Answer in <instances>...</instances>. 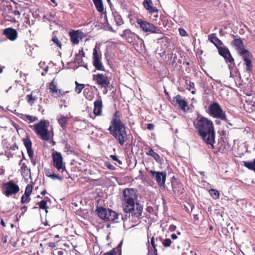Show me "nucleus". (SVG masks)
Wrapping results in <instances>:
<instances>
[{
  "mask_svg": "<svg viewBox=\"0 0 255 255\" xmlns=\"http://www.w3.org/2000/svg\"><path fill=\"white\" fill-rule=\"evenodd\" d=\"M195 129L203 141L212 148H214L215 143V131L213 122L207 118H197L193 122Z\"/></svg>",
  "mask_w": 255,
  "mask_h": 255,
  "instance_id": "obj_1",
  "label": "nucleus"
},
{
  "mask_svg": "<svg viewBox=\"0 0 255 255\" xmlns=\"http://www.w3.org/2000/svg\"><path fill=\"white\" fill-rule=\"evenodd\" d=\"M121 118L122 114L116 110L112 116L111 125L108 130L118 143L123 146L128 141V137L126 124L122 121Z\"/></svg>",
  "mask_w": 255,
  "mask_h": 255,
  "instance_id": "obj_2",
  "label": "nucleus"
},
{
  "mask_svg": "<svg viewBox=\"0 0 255 255\" xmlns=\"http://www.w3.org/2000/svg\"><path fill=\"white\" fill-rule=\"evenodd\" d=\"M137 199L136 191L133 189L126 188L123 191L122 207L123 210L132 216L139 218L142 212V206L138 203H135Z\"/></svg>",
  "mask_w": 255,
  "mask_h": 255,
  "instance_id": "obj_3",
  "label": "nucleus"
},
{
  "mask_svg": "<svg viewBox=\"0 0 255 255\" xmlns=\"http://www.w3.org/2000/svg\"><path fill=\"white\" fill-rule=\"evenodd\" d=\"M33 130L42 140L48 141L50 139V134L48 130L45 120H41L39 123L35 124Z\"/></svg>",
  "mask_w": 255,
  "mask_h": 255,
  "instance_id": "obj_4",
  "label": "nucleus"
},
{
  "mask_svg": "<svg viewBox=\"0 0 255 255\" xmlns=\"http://www.w3.org/2000/svg\"><path fill=\"white\" fill-rule=\"evenodd\" d=\"M136 22L139 26L140 29L145 33H147L148 34L162 33V30L161 28L157 27L153 24L146 20H144L141 18H137Z\"/></svg>",
  "mask_w": 255,
  "mask_h": 255,
  "instance_id": "obj_5",
  "label": "nucleus"
},
{
  "mask_svg": "<svg viewBox=\"0 0 255 255\" xmlns=\"http://www.w3.org/2000/svg\"><path fill=\"white\" fill-rule=\"evenodd\" d=\"M98 216L105 221L117 222L119 214L110 209L98 207L96 209Z\"/></svg>",
  "mask_w": 255,
  "mask_h": 255,
  "instance_id": "obj_6",
  "label": "nucleus"
},
{
  "mask_svg": "<svg viewBox=\"0 0 255 255\" xmlns=\"http://www.w3.org/2000/svg\"><path fill=\"white\" fill-rule=\"evenodd\" d=\"M19 186L13 180L4 182L1 186L2 193L7 197L12 195H15L19 192Z\"/></svg>",
  "mask_w": 255,
  "mask_h": 255,
  "instance_id": "obj_7",
  "label": "nucleus"
},
{
  "mask_svg": "<svg viewBox=\"0 0 255 255\" xmlns=\"http://www.w3.org/2000/svg\"><path fill=\"white\" fill-rule=\"evenodd\" d=\"M210 115L215 118L220 119L222 121H228L225 112L223 111L220 105L217 102H214L209 107Z\"/></svg>",
  "mask_w": 255,
  "mask_h": 255,
  "instance_id": "obj_8",
  "label": "nucleus"
},
{
  "mask_svg": "<svg viewBox=\"0 0 255 255\" xmlns=\"http://www.w3.org/2000/svg\"><path fill=\"white\" fill-rule=\"evenodd\" d=\"M51 157L53 166L62 173L66 172L65 163L63 162V157L61 153L55 151L52 153Z\"/></svg>",
  "mask_w": 255,
  "mask_h": 255,
  "instance_id": "obj_9",
  "label": "nucleus"
},
{
  "mask_svg": "<svg viewBox=\"0 0 255 255\" xmlns=\"http://www.w3.org/2000/svg\"><path fill=\"white\" fill-rule=\"evenodd\" d=\"M121 36L128 43L132 44V45L135 44L138 42L143 41L138 35L128 29L124 30L123 33L121 34Z\"/></svg>",
  "mask_w": 255,
  "mask_h": 255,
  "instance_id": "obj_10",
  "label": "nucleus"
},
{
  "mask_svg": "<svg viewBox=\"0 0 255 255\" xmlns=\"http://www.w3.org/2000/svg\"><path fill=\"white\" fill-rule=\"evenodd\" d=\"M151 176L156 181L157 185L161 188H165L167 174L165 171H149Z\"/></svg>",
  "mask_w": 255,
  "mask_h": 255,
  "instance_id": "obj_11",
  "label": "nucleus"
},
{
  "mask_svg": "<svg viewBox=\"0 0 255 255\" xmlns=\"http://www.w3.org/2000/svg\"><path fill=\"white\" fill-rule=\"evenodd\" d=\"M93 80L96 83L102 88H107L110 84V81L107 75L103 74H94L93 75Z\"/></svg>",
  "mask_w": 255,
  "mask_h": 255,
  "instance_id": "obj_12",
  "label": "nucleus"
},
{
  "mask_svg": "<svg viewBox=\"0 0 255 255\" xmlns=\"http://www.w3.org/2000/svg\"><path fill=\"white\" fill-rule=\"evenodd\" d=\"M171 103L175 107H178L179 108L183 111H186L188 109V105L187 102L183 99L182 96L178 94L173 97L170 101Z\"/></svg>",
  "mask_w": 255,
  "mask_h": 255,
  "instance_id": "obj_13",
  "label": "nucleus"
},
{
  "mask_svg": "<svg viewBox=\"0 0 255 255\" xmlns=\"http://www.w3.org/2000/svg\"><path fill=\"white\" fill-rule=\"evenodd\" d=\"M219 54L223 56L227 63H230L231 64L235 65L234 59L233 58L228 48L225 46H220L217 48Z\"/></svg>",
  "mask_w": 255,
  "mask_h": 255,
  "instance_id": "obj_14",
  "label": "nucleus"
},
{
  "mask_svg": "<svg viewBox=\"0 0 255 255\" xmlns=\"http://www.w3.org/2000/svg\"><path fill=\"white\" fill-rule=\"evenodd\" d=\"M244 60V64L246 65V70L247 71L250 72L252 71L253 60V56L252 54L249 51L243 53L241 55Z\"/></svg>",
  "mask_w": 255,
  "mask_h": 255,
  "instance_id": "obj_15",
  "label": "nucleus"
},
{
  "mask_svg": "<svg viewBox=\"0 0 255 255\" xmlns=\"http://www.w3.org/2000/svg\"><path fill=\"white\" fill-rule=\"evenodd\" d=\"M103 102L101 98L96 100L94 103L93 115L90 117L95 119L96 116H101L103 115Z\"/></svg>",
  "mask_w": 255,
  "mask_h": 255,
  "instance_id": "obj_16",
  "label": "nucleus"
},
{
  "mask_svg": "<svg viewBox=\"0 0 255 255\" xmlns=\"http://www.w3.org/2000/svg\"><path fill=\"white\" fill-rule=\"evenodd\" d=\"M93 55V65L96 69L98 70L104 71L105 68L101 60V56L98 53V51L96 48L94 49Z\"/></svg>",
  "mask_w": 255,
  "mask_h": 255,
  "instance_id": "obj_17",
  "label": "nucleus"
},
{
  "mask_svg": "<svg viewBox=\"0 0 255 255\" xmlns=\"http://www.w3.org/2000/svg\"><path fill=\"white\" fill-rule=\"evenodd\" d=\"M69 34L71 42L74 45L78 44L79 43V39H82L84 36V33L80 30H72Z\"/></svg>",
  "mask_w": 255,
  "mask_h": 255,
  "instance_id": "obj_18",
  "label": "nucleus"
},
{
  "mask_svg": "<svg viewBox=\"0 0 255 255\" xmlns=\"http://www.w3.org/2000/svg\"><path fill=\"white\" fill-rule=\"evenodd\" d=\"M231 45L236 48L240 55L243 54L245 52H248L249 50L245 48L244 42L241 38H235L231 43Z\"/></svg>",
  "mask_w": 255,
  "mask_h": 255,
  "instance_id": "obj_19",
  "label": "nucleus"
},
{
  "mask_svg": "<svg viewBox=\"0 0 255 255\" xmlns=\"http://www.w3.org/2000/svg\"><path fill=\"white\" fill-rule=\"evenodd\" d=\"M171 185L173 191L175 194H180L183 193V188L182 184L174 177H173L171 179Z\"/></svg>",
  "mask_w": 255,
  "mask_h": 255,
  "instance_id": "obj_20",
  "label": "nucleus"
},
{
  "mask_svg": "<svg viewBox=\"0 0 255 255\" xmlns=\"http://www.w3.org/2000/svg\"><path fill=\"white\" fill-rule=\"evenodd\" d=\"M3 34L10 40L14 41L17 37L16 30L12 28H7L3 30Z\"/></svg>",
  "mask_w": 255,
  "mask_h": 255,
  "instance_id": "obj_21",
  "label": "nucleus"
},
{
  "mask_svg": "<svg viewBox=\"0 0 255 255\" xmlns=\"http://www.w3.org/2000/svg\"><path fill=\"white\" fill-rule=\"evenodd\" d=\"M22 141L26 148L28 155L30 159L33 157V150L32 148V142L28 135L26 138H23Z\"/></svg>",
  "mask_w": 255,
  "mask_h": 255,
  "instance_id": "obj_22",
  "label": "nucleus"
},
{
  "mask_svg": "<svg viewBox=\"0 0 255 255\" xmlns=\"http://www.w3.org/2000/svg\"><path fill=\"white\" fill-rule=\"evenodd\" d=\"M144 7L148 11L150 14L157 13L158 10L155 7L153 6V3L151 0H144L143 2Z\"/></svg>",
  "mask_w": 255,
  "mask_h": 255,
  "instance_id": "obj_23",
  "label": "nucleus"
},
{
  "mask_svg": "<svg viewBox=\"0 0 255 255\" xmlns=\"http://www.w3.org/2000/svg\"><path fill=\"white\" fill-rule=\"evenodd\" d=\"M2 14L5 20L11 22H15L16 21L15 18L12 13L11 6H7Z\"/></svg>",
  "mask_w": 255,
  "mask_h": 255,
  "instance_id": "obj_24",
  "label": "nucleus"
},
{
  "mask_svg": "<svg viewBox=\"0 0 255 255\" xmlns=\"http://www.w3.org/2000/svg\"><path fill=\"white\" fill-rule=\"evenodd\" d=\"M145 149L147 150V151L146 152L147 155L152 156L157 163L160 164L162 163L163 159L161 158L158 153L154 152L150 146L146 147Z\"/></svg>",
  "mask_w": 255,
  "mask_h": 255,
  "instance_id": "obj_25",
  "label": "nucleus"
},
{
  "mask_svg": "<svg viewBox=\"0 0 255 255\" xmlns=\"http://www.w3.org/2000/svg\"><path fill=\"white\" fill-rule=\"evenodd\" d=\"M55 79H53L52 81L49 83V93L53 97H57L58 90V89L56 87V83L55 82Z\"/></svg>",
  "mask_w": 255,
  "mask_h": 255,
  "instance_id": "obj_26",
  "label": "nucleus"
},
{
  "mask_svg": "<svg viewBox=\"0 0 255 255\" xmlns=\"http://www.w3.org/2000/svg\"><path fill=\"white\" fill-rule=\"evenodd\" d=\"M209 40L214 44L218 48L223 45V43L216 35L215 33H212L208 36Z\"/></svg>",
  "mask_w": 255,
  "mask_h": 255,
  "instance_id": "obj_27",
  "label": "nucleus"
},
{
  "mask_svg": "<svg viewBox=\"0 0 255 255\" xmlns=\"http://www.w3.org/2000/svg\"><path fill=\"white\" fill-rule=\"evenodd\" d=\"M123 242L121 241L116 248H114L109 252H107L103 254V255H117L119 254L120 255L122 254L121 247Z\"/></svg>",
  "mask_w": 255,
  "mask_h": 255,
  "instance_id": "obj_28",
  "label": "nucleus"
},
{
  "mask_svg": "<svg viewBox=\"0 0 255 255\" xmlns=\"http://www.w3.org/2000/svg\"><path fill=\"white\" fill-rule=\"evenodd\" d=\"M35 92L32 91L30 94H28L26 96L27 102L31 106H32L35 102L38 99V97L35 95Z\"/></svg>",
  "mask_w": 255,
  "mask_h": 255,
  "instance_id": "obj_29",
  "label": "nucleus"
},
{
  "mask_svg": "<svg viewBox=\"0 0 255 255\" xmlns=\"http://www.w3.org/2000/svg\"><path fill=\"white\" fill-rule=\"evenodd\" d=\"M96 9L101 13L104 12V5L102 0H93Z\"/></svg>",
  "mask_w": 255,
  "mask_h": 255,
  "instance_id": "obj_30",
  "label": "nucleus"
},
{
  "mask_svg": "<svg viewBox=\"0 0 255 255\" xmlns=\"http://www.w3.org/2000/svg\"><path fill=\"white\" fill-rule=\"evenodd\" d=\"M243 163L247 168L255 172V158L253 161H244Z\"/></svg>",
  "mask_w": 255,
  "mask_h": 255,
  "instance_id": "obj_31",
  "label": "nucleus"
},
{
  "mask_svg": "<svg viewBox=\"0 0 255 255\" xmlns=\"http://www.w3.org/2000/svg\"><path fill=\"white\" fill-rule=\"evenodd\" d=\"M68 120L69 118L67 116H61V117L58 119V122L63 129H65L66 128Z\"/></svg>",
  "mask_w": 255,
  "mask_h": 255,
  "instance_id": "obj_32",
  "label": "nucleus"
},
{
  "mask_svg": "<svg viewBox=\"0 0 255 255\" xmlns=\"http://www.w3.org/2000/svg\"><path fill=\"white\" fill-rule=\"evenodd\" d=\"M85 56V53L82 49L79 50V53L76 55L75 61L78 64H81L83 62V57Z\"/></svg>",
  "mask_w": 255,
  "mask_h": 255,
  "instance_id": "obj_33",
  "label": "nucleus"
},
{
  "mask_svg": "<svg viewBox=\"0 0 255 255\" xmlns=\"http://www.w3.org/2000/svg\"><path fill=\"white\" fill-rule=\"evenodd\" d=\"M115 21L116 22V24L118 26H120L124 24V20L121 16V15L118 13V12H116L115 13H113Z\"/></svg>",
  "mask_w": 255,
  "mask_h": 255,
  "instance_id": "obj_34",
  "label": "nucleus"
},
{
  "mask_svg": "<svg viewBox=\"0 0 255 255\" xmlns=\"http://www.w3.org/2000/svg\"><path fill=\"white\" fill-rule=\"evenodd\" d=\"M209 193L210 196L215 200L218 199L220 197V192L218 190L215 189L209 190Z\"/></svg>",
  "mask_w": 255,
  "mask_h": 255,
  "instance_id": "obj_35",
  "label": "nucleus"
},
{
  "mask_svg": "<svg viewBox=\"0 0 255 255\" xmlns=\"http://www.w3.org/2000/svg\"><path fill=\"white\" fill-rule=\"evenodd\" d=\"M21 118L25 121H28L29 123H33L38 120L37 117L29 115H24Z\"/></svg>",
  "mask_w": 255,
  "mask_h": 255,
  "instance_id": "obj_36",
  "label": "nucleus"
},
{
  "mask_svg": "<svg viewBox=\"0 0 255 255\" xmlns=\"http://www.w3.org/2000/svg\"><path fill=\"white\" fill-rule=\"evenodd\" d=\"M37 205L39 206V209L45 210L46 212H47V209L48 208V207L47 205V201L45 200H42V201L38 202Z\"/></svg>",
  "mask_w": 255,
  "mask_h": 255,
  "instance_id": "obj_37",
  "label": "nucleus"
},
{
  "mask_svg": "<svg viewBox=\"0 0 255 255\" xmlns=\"http://www.w3.org/2000/svg\"><path fill=\"white\" fill-rule=\"evenodd\" d=\"M30 196V195H29L24 193L21 197V200H20L21 203V204L28 203L31 200Z\"/></svg>",
  "mask_w": 255,
  "mask_h": 255,
  "instance_id": "obj_38",
  "label": "nucleus"
},
{
  "mask_svg": "<svg viewBox=\"0 0 255 255\" xmlns=\"http://www.w3.org/2000/svg\"><path fill=\"white\" fill-rule=\"evenodd\" d=\"M76 87L75 88V92L79 94H80L82 90L85 87V85L83 84H79L77 82V81H75Z\"/></svg>",
  "mask_w": 255,
  "mask_h": 255,
  "instance_id": "obj_39",
  "label": "nucleus"
},
{
  "mask_svg": "<svg viewBox=\"0 0 255 255\" xmlns=\"http://www.w3.org/2000/svg\"><path fill=\"white\" fill-rule=\"evenodd\" d=\"M148 253L150 255H157V251L156 247L148 246Z\"/></svg>",
  "mask_w": 255,
  "mask_h": 255,
  "instance_id": "obj_40",
  "label": "nucleus"
},
{
  "mask_svg": "<svg viewBox=\"0 0 255 255\" xmlns=\"http://www.w3.org/2000/svg\"><path fill=\"white\" fill-rule=\"evenodd\" d=\"M33 190V186L31 184H28L25 189L24 193L30 195Z\"/></svg>",
  "mask_w": 255,
  "mask_h": 255,
  "instance_id": "obj_41",
  "label": "nucleus"
},
{
  "mask_svg": "<svg viewBox=\"0 0 255 255\" xmlns=\"http://www.w3.org/2000/svg\"><path fill=\"white\" fill-rule=\"evenodd\" d=\"M50 178L53 180H55V179H58L60 181H62L63 180V176H60L58 174H55V173H54L53 172V173H52L51 176H50Z\"/></svg>",
  "mask_w": 255,
  "mask_h": 255,
  "instance_id": "obj_42",
  "label": "nucleus"
},
{
  "mask_svg": "<svg viewBox=\"0 0 255 255\" xmlns=\"http://www.w3.org/2000/svg\"><path fill=\"white\" fill-rule=\"evenodd\" d=\"M172 242L170 239H166L162 242V244L164 247L167 248L170 246Z\"/></svg>",
  "mask_w": 255,
  "mask_h": 255,
  "instance_id": "obj_43",
  "label": "nucleus"
},
{
  "mask_svg": "<svg viewBox=\"0 0 255 255\" xmlns=\"http://www.w3.org/2000/svg\"><path fill=\"white\" fill-rule=\"evenodd\" d=\"M105 165L107 167V168L111 170H116V167L114 165H112L110 161H106L105 162Z\"/></svg>",
  "mask_w": 255,
  "mask_h": 255,
  "instance_id": "obj_44",
  "label": "nucleus"
},
{
  "mask_svg": "<svg viewBox=\"0 0 255 255\" xmlns=\"http://www.w3.org/2000/svg\"><path fill=\"white\" fill-rule=\"evenodd\" d=\"M52 41L55 43L57 46L61 48V43L60 41L59 40L58 38L55 36L54 37L52 38Z\"/></svg>",
  "mask_w": 255,
  "mask_h": 255,
  "instance_id": "obj_45",
  "label": "nucleus"
},
{
  "mask_svg": "<svg viewBox=\"0 0 255 255\" xmlns=\"http://www.w3.org/2000/svg\"><path fill=\"white\" fill-rule=\"evenodd\" d=\"M53 254L54 255H63L64 252L61 249H56L53 252Z\"/></svg>",
  "mask_w": 255,
  "mask_h": 255,
  "instance_id": "obj_46",
  "label": "nucleus"
},
{
  "mask_svg": "<svg viewBox=\"0 0 255 255\" xmlns=\"http://www.w3.org/2000/svg\"><path fill=\"white\" fill-rule=\"evenodd\" d=\"M64 151L66 152H72V151L71 146L68 143H66L64 148Z\"/></svg>",
  "mask_w": 255,
  "mask_h": 255,
  "instance_id": "obj_47",
  "label": "nucleus"
},
{
  "mask_svg": "<svg viewBox=\"0 0 255 255\" xmlns=\"http://www.w3.org/2000/svg\"><path fill=\"white\" fill-rule=\"evenodd\" d=\"M178 30H179V34L181 36H188V34H187V32L183 28H179Z\"/></svg>",
  "mask_w": 255,
  "mask_h": 255,
  "instance_id": "obj_48",
  "label": "nucleus"
},
{
  "mask_svg": "<svg viewBox=\"0 0 255 255\" xmlns=\"http://www.w3.org/2000/svg\"><path fill=\"white\" fill-rule=\"evenodd\" d=\"M20 169L22 173H25L27 170V167L25 163L22 164Z\"/></svg>",
  "mask_w": 255,
  "mask_h": 255,
  "instance_id": "obj_49",
  "label": "nucleus"
},
{
  "mask_svg": "<svg viewBox=\"0 0 255 255\" xmlns=\"http://www.w3.org/2000/svg\"><path fill=\"white\" fill-rule=\"evenodd\" d=\"M7 243V238L6 236H2L1 238L0 244L3 246Z\"/></svg>",
  "mask_w": 255,
  "mask_h": 255,
  "instance_id": "obj_50",
  "label": "nucleus"
},
{
  "mask_svg": "<svg viewBox=\"0 0 255 255\" xmlns=\"http://www.w3.org/2000/svg\"><path fill=\"white\" fill-rule=\"evenodd\" d=\"M12 13L13 14V16H17L18 17L20 15V12L18 10H13L12 8Z\"/></svg>",
  "mask_w": 255,
  "mask_h": 255,
  "instance_id": "obj_51",
  "label": "nucleus"
},
{
  "mask_svg": "<svg viewBox=\"0 0 255 255\" xmlns=\"http://www.w3.org/2000/svg\"><path fill=\"white\" fill-rule=\"evenodd\" d=\"M68 92V91L63 92L61 90L58 89L57 97H60V96H64L66 93Z\"/></svg>",
  "mask_w": 255,
  "mask_h": 255,
  "instance_id": "obj_52",
  "label": "nucleus"
},
{
  "mask_svg": "<svg viewBox=\"0 0 255 255\" xmlns=\"http://www.w3.org/2000/svg\"><path fill=\"white\" fill-rule=\"evenodd\" d=\"M52 173H53V171L51 169H48L45 171L46 176L47 177H50Z\"/></svg>",
  "mask_w": 255,
  "mask_h": 255,
  "instance_id": "obj_53",
  "label": "nucleus"
},
{
  "mask_svg": "<svg viewBox=\"0 0 255 255\" xmlns=\"http://www.w3.org/2000/svg\"><path fill=\"white\" fill-rule=\"evenodd\" d=\"M168 229L171 232H174L176 230V227L175 225L172 224L169 226Z\"/></svg>",
  "mask_w": 255,
  "mask_h": 255,
  "instance_id": "obj_54",
  "label": "nucleus"
},
{
  "mask_svg": "<svg viewBox=\"0 0 255 255\" xmlns=\"http://www.w3.org/2000/svg\"><path fill=\"white\" fill-rule=\"evenodd\" d=\"M154 128V125L152 124H148L147 125V128L149 130H153Z\"/></svg>",
  "mask_w": 255,
  "mask_h": 255,
  "instance_id": "obj_55",
  "label": "nucleus"
},
{
  "mask_svg": "<svg viewBox=\"0 0 255 255\" xmlns=\"http://www.w3.org/2000/svg\"><path fill=\"white\" fill-rule=\"evenodd\" d=\"M47 245L49 247L51 248H54L56 247V245L54 242H50L47 244Z\"/></svg>",
  "mask_w": 255,
  "mask_h": 255,
  "instance_id": "obj_56",
  "label": "nucleus"
},
{
  "mask_svg": "<svg viewBox=\"0 0 255 255\" xmlns=\"http://www.w3.org/2000/svg\"><path fill=\"white\" fill-rule=\"evenodd\" d=\"M27 207L25 205L22 206L21 208V210H22V213H21V214L22 215H23L24 213L27 211Z\"/></svg>",
  "mask_w": 255,
  "mask_h": 255,
  "instance_id": "obj_57",
  "label": "nucleus"
},
{
  "mask_svg": "<svg viewBox=\"0 0 255 255\" xmlns=\"http://www.w3.org/2000/svg\"><path fill=\"white\" fill-rule=\"evenodd\" d=\"M150 244H151V247H156V245L155 244V242H154V238L153 237H152L151 239V241H150Z\"/></svg>",
  "mask_w": 255,
  "mask_h": 255,
  "instance_id": "obj_58",
  "label": "nucleus"
},
{
  "mask_svg": "<svg viewBox=\"0 0 255 255\" xmlns=\"http://www.w3.org/2000/svg\"><path fill=\"white\" fill-rule=\"evenodd\" d=\"M110 157L114 161H117L119 160L117 156L115 155H111Z\"/></svg>",
  "mask_w": 255,
  "mask_h": 255,
  "instance_id": "obj_59",
  "label": "nucleus"
},
{
  "mask_svg": "<svg viewBox=\"0 0 255 255\" xmlns=\"http://www.w3.org/2000/svg\"><path fill=\"white\" fill-rule=\"evenodd\" d=\"M189 86H190V88L195 89V84L194 82L190 81Z\"/></svg>",
  "mask_w": 255,
  "mask_h": 255,
  "instance_id": "obj_60",
  "label": "nucleus"
},
{
  "mask_svg": "<svg viewBox=\"0 0 255 255\" xmlns=\"http://www.w3.org/2000/svg\"><path fill=\"white\" fill-rule=\"evenodd\" d=\"M171 238L172 240H175L177 238V236L175 234H173L171 235Z\"/></svg>",
  "mask_w": 255,
  "mask_h": 255,
  "instance_id": "obj_61",
  "label": "nucleus"
},
{
  "mask_svg": "<svg viewBox=\"0 0 255 255\" xmlns=\"http://www.w3.org/2000/svg\"><path fill=\"white\" fill-rule=\"evenodd\" d=\"M46 193H47V191H46V190L45 189V190H43V191H42V192H41V193H40V194H41L42 195H43V196L45 195Z\"/></svg>",
  "mask_w": 255,
  "mask_h": 255,
  "instance_id": "obj_62",
  "label": "nucleus"
},
{
  "mask_svg": "<svg viewBox=\"0 0 255 255\" xmlns=\"http://www.w3.org/2000/svg\"><path fill=\"white\" fill-rule=\"evenodd\" d=\"M0 224L1 225H2L3 227H5V223L4 222V221L3 220H1L0 221Z\"/></svg>",
  "mask_w": 255,
  "mask_h": 255,
  "instance_id": "obj_63",
  "label": "nucleus"
},
{
  "mask_svg": "<svg viewBox=\"0 0 255 255\" xmlns=\"http://www.w3.org/2000/svg\"><path fill=\"white\" fill-rule=\"evenodd\" d=\"M50 1L53 2L54 4H55V5H57V3L56 1V0H50Z\"/></svg>",
  "mask_w": 255,
  "mask_h": 255,
  "instance_id": "obj_64",
  "label": "nucleus"
}]
</instances>
